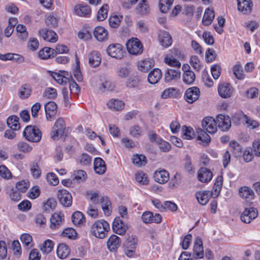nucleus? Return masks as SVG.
<instances>
[{
    "label": "nucleus",
    "instance_id": "43",
    "mask_svg": "<svg viewBox=\"0 0 260 260\" xmlns=\"http://www.w3.org/2000/svg\"><path fill=\"white\" fill-rule=\"evenodd\" d=\"M18 23L17 19L15 17H11L9 19L8 25L6 28L4 34L6 37H9L12 34L14 26Z\"/></svg>",
    "mask_w": 260,
    "mask_h": 260
},
{
    "label": "nucleus",
    "instance_id": "34",
    "mask_svg": "<svg viewBox=\"0 0 260 260\" xmlns=\"http://www.w3.org/2000/svg\"><path fill=\"white\" fill-rule=\"evenodd\" d=\"M55 55V50L50 47H45L41 49L38 52L40 58L46 60L54 57Z\"/></svg>",
    "mask_w": 260,
    "mask_h": 260
},
{
    "label": "nucleus",
    "instance_id": "18",
    "mask_svg": "<svg viewBox=\"0 0 260 260\" xmlns=\"http://www.w3.org/2000/svg\"><path fill=\"white\" fill-rule=\"evenodd\" d=\"M112 229L114 233L121 235L125 233L127 226L121 219L120 217H117L113 222Z\"/></svg>",
    "mask_w": 260,
    "mask_h": 260
},
{
    "label": "nucleus",
    "instance_id": "61",
    "mask_svg": "<svg viewBox=\"0 0 260 260\" xmlns=\"http://www.w3.org/2000/svg\"><path fill=\"white\" fill-rule=\"evenodd\" d=\"M62 237L74 239L77 235L76 231L73 228L65 229L61 233Z\"/></svg>",
    "mask_w": 260,
    "mask_h": 260
},
{
    "label": "nucleus",
    "instance_id": "13",
    "mask_svg": "<svg viewBox=\"0 0 260 260\" xmlns=\"http://www.w3.org/2000/svg\"><path fill=\"white\" fill-rule=\"evenodd\" d=\"M182 69L183 72L182 78L183 82L186 85H191L195 81L196 76L188 64H183Z\"/></svg>",
    "mask_w": 260,
    "mask_h": 260
},
{
    "label": "nucleus",
    "instance_id": "2",
    "mask_svg": "<svg viewBox=\"0 0 260 260\" xmlns=\"http://www.w3.org/2000/svg\"><path fill=\"white\" fill-rule=\"evenodd\" d=\"M90 200L95 205L100 203V199L99 194L95 192H91L88 193ZM100 203L101 204L102 209L104 214L106 216H109L111 214V202L107 197H102L100 199Z\"/></svg>",
    "mask_w": 260,
    "mask_h": 260
},
{
    "label": "nucleus",
    "instance_id": "53",
    "mask_svg": "<svg viewBox=\"0 0 260 260\" xmlns=\"http://www.w3.org/2000/svg\"><path fill=\"white\" fill-rule=\"evenodd\" d=\"M174 0H159V9L161 12L167 13L173 3Z\"/></svg>",
    "mask_w": 260,
    "mask_h": 260
},
{
    "label": "nucleus",
    "instance_id": "19",
    "mask_svg": "<svg viewBox=\"0 0 260 260\" xmlns=\"http://www.w3.org/2000/svg\"><path fill=\"white\" fill-rule=\"evenodd\" d=\"M93 35L95 39L99 42L107 41L109 38L108 30L102 26H98L94 28Z\"/></svg>",
    "mask_w": 260,
    "mask_h": 260
},
{
    "label": "nucleus",
    "instance_id": "6",
    "mask_svg": "<svg viewBox=\"0 0 260 260\" xmlns=\"http://www.w3.org/2000/svg\"><path fill=\"white\" fill-rule=\"evenodd\" d=\"M127 52L134 55L141 54L143 51V45L140 41L136 38H132L126 43Z\"/></svg>",
    "mask_w": 260,
    "mask_h": 260
},
{
    "label": "nucleus",
    "instance_id": "16",
    "mask_svg": "<svg viewBox=\"0 0 260 260\" xmlns=\"http://www.w3.org/2000/svg\"><path fill=\"white\" fill-rule=\"evenodd\" d=\"M64 221V216L61 212L54 213L50 218V227L52 230L58 229Z\"/></svg>",
    "mask_w": 260,
    "mask_h": 260
},
{
    "label": "nucleus",
    "instance_id": "15",
    "mask_svg": "<svg viewBox=\"0 0 260 260\" xmlns=\"http://www.w3.org/2000/svg\"><path fill=\"white\" fill-rule=\"evenodd\" d=\"M39 35L45 41L52 43L56 42L58 39V35L54 31L47 28L41 29Z\"/></svg>",
    "mask_w": 260,
    "mask_h": 260
},
{
    "label": "nucleus",
    "instance_id": "11",
    "mask_svg": "<svg viewBox=\"0 0 260 260\" xmlns=\"http://www.w3.org/2000/svg\"><path fill=\"white\" fill-rule=\"evenodd\" d=\"M200 93L198 87L196 86L189 87L185 92V100L188 103L192 104L199 99Z\"/></svg>",
    "mask_w": 260,
    "mask_h": 260
},
{
    "label": "nucleus",
    "instance_id": "31",
    "mask_svg": "<svg viewBox=\"0 0 260 260\" xmlns=\"http://www.w3.org/2000/svg\"><path fill=\"white\" fill-rule=\"evenodd\" d=\"M108 109L113 111H120L124 107V103L120 100L112 99L107 103Z\"/></svg>",
    "mask_w": 260,
    "mask_h": 260
},
{
    "label": "nucleus",
    "instance_id": "55",
    "mask_svg": "<svg viewBox=\"0 0 260 260\" xmlns=\"http://www.w3.org/2000/svg\"><path fill=\"white\" fill-rule=\"evenodd\" d=\"M233 72L238 80H243L245 77L242 68L239 64H236L233 67Z\"/></svg>",
    "mask_w": 260,
    "mask_h": 260
},
{
    "label": "nucleus",
    "instance_id": "33",
    "mask_svg": "<svg viewBox=\"0 0 260 260\" xmlns=\"http://www.w3.org/2000/svg\"><path fill=\"white\" fill-rule=\"evenodd\" d=\"M137 13L141 15H145L149 13L150 9L147 0H140L136 8Z\"/></svg>",
    "mask_w": 260,
    "mask_h": 260
},
{
    "label": "nucleus",
    "instance_id": "38",
    "mask_svg": "<svg viewBox=\"0 0 260 260\" xmlns=\"http://www.w3.org/2000/svg\"><path fill=\"white\" fill-rule=\"evenodd\" d=\"M32 88L29 84L22 85L18 89V94L21 99H26L31 94Z\"/></svg>",
    "mask_w": 260,
    "mask_h": 260
},
{
    "label": "nucleus",
    "instance_id": "1",
    "mask_svg": "<svg viewBox=\"0 0 260 260\" xmlns=\"http://www.w3.org/2000/svg\"><path fill=\"white\" fill-rule=\"evenodd\" d=\"M110 230L109 223L103 219L96 221L91 228V233L95 237L100 239H104L107 236Z\"/></svg>",
    "mask_w": 260,
    "mask_h": 260
},
{
    "label": "nucleus",
    "instance_id": "4",
    "mask_svg": "<svg viewBox=\"0 0 260 260\" xmlns=\"http://www.w3.org/2000/svg\"><path fill=\"white\" fill-rule=\"evenodd\" d=\"M181 56V52L178 49L172 48L170 50V53L165 55L164 61L169 66L180 68L181 64L178 59Z\"/></svg>",
    "mask_w": 260,
    "mask_h": 260
},
{
    "label": "nucleus",
    "instance_id": "12",
    "mask_svg": "<svg viewBox=\"0 0 260 260\" xmlns=\"http://www.w3.org/2000/svg\"><path fill=\"white\" fill-rule=\"evenodd\" d=\"M60 203L64 207H69L72 204V197L71 193L65 189H59L57 193Z\"/></svg>",
    "mask_w": 260,
    "mask_h": 260
},
{
    "label": "nucleus",
    "instance_id": "45",
    "mask_svg": "<svg viewBox=\"0 0 260 260\" xmlns=\"http://www.w3.org/2000/svg\"><path fill=\"white\" fill-rule=\"evenodd\" d=\"M7 123L9 127L14 131H18L20 126L19 123V118L16 116H10L7 120Z\"/></svg>",
    "mask_w": 260,
    "mask_h": 260
},
{
    "label": "nucleus",
    "instance_id": "7",
    "mask_svg": "<svg viewBox=\"0 0 260 260\" xmlns=\"http://www.w3.org/2000/svg\"><path fill=\"white\" fill-rule=\"evenodd\" d=\"M203 129L209 134H213L217 130L216 119L211 116H207L203 118L201 122Z\"/></svg>",
    "mask_w": 260,
    "mask_h": 260
},
{
    "label": "nucleus",
    "instance_id": "37",
    "mask_svg": "<svg viewBox=\"0 0 260 260\" xmlns=\"http://www.w3.org/2000/svg\"><path fill=\"white\" fill-rule=\"evenodd\" d=\"M120 243L119 237L115 235H112L107 241V247L111 251H114L120 246Z\"/></svg>",
    "mask_w": 260,
    "mask_h": 260
},
{
    "label": "nucleus",
    "instance_id": "51",
    "mask_svg": "<svg viewBox=\"0 0 260 260\" xmlns=\"http://www.w3.org/2000/svg\"><path fill=\"white\" fill-rule=\"evenodd\" d=\"M182 135L183 139L191 140L193 139L195 133L192 127L184 125L182 127Z\"/></svg>",
    "mask_w": 260,
    "mask_h": 260
},
{
    "label": "nucleus",
    "instance_id": "9",
    "mask_svg": "<svg viewBox=\"0 0 260 260\" xmlns=\"http://www.w3.org/2000/svg\"><path fill=\"white\" fill-rule=\"evenodd\" d=\"M64 129L65 123L64 120L62 118L58 119L56 121L50 133L51 139L54 140L58 139L59 137L61 136L64 133Z\"/></svg>",
    "mask_w": 260,
    "mask_h": 260
},
{
    "label": "nucleus",
    "instance_id": "44",
    "mask_svg": "<svg viewBox=\"0 0 260 260\" xmlns=\"http://www.w3.org/2000/svg\"><path fill=\"white\" fill-rule=\"evenodd\" d=\"M122 19V16L115 13L112 14L109 18V24L112 28H117Z\"/></svg>",
    "mask_w": 260,
    "mask_h": 260
},
{
    "label": "nucleus",
    "instance_id": "50",
    "mask_svg": "<svg viewBox=\"0 0 260 260\" xmlns=\"http://www.w3.org/2000/svg\"><path fill=\"white\" fill-rule=\"evenodd\" d=\"M181 181L182 177L181 175L177 173L169 181L168 186L171 189L176 188L181 184Z\"/></svg>",
    "mask_w": 260,
    "mask_h": 260
},
{
    "label": "nucleus",
    "instance_id": "10",
    "mask_svg": "<svg viewBox=\"0 0 260 260\" xmlns=\"http://www.w3.org/2000/svg\"><path fill=\"white\" fill-rule=\"evenodd\" d=\"M217 127L221 131H228L231 127V120L230 117L226 115L218 114L216 117Z\"/></svg>",
    "mask_w": 260,
    "mask_h": 260
},
{
    "label": "nucleus",
    "instance_id": "20",
    "mask_svg": "<svg viewBox=\"0 0 260 260\" xmlns=\"http://www.w3.org/2000/svg\"><path fill=\"white\" fill-rule=\"evenodd\" d=\"M241 119L243 124L248 129H257L260 125L259 122L258 121L245 114H242Z\"/></svg>",
    "mask_w": 260,
    "mask_h": 260
},
{
    "label": "nucleus",
    "instance_id": "25",
    "mask_svg": "<svg viewBox=\"0 0 260 260\" xmlns=\"http://www.w3.org/2000/svg\"><path fill=\"white\" fill-rule=\"evenodd\" d=\"M238 9L244 14L251 13L252 8V2L251 0H237Z\"/></svg>",
    "mask_w": 260,
    "mask_h": 260
},
{
    "label": "nucleus",
    "instance_id": "52",
    "mask_svg": "<svg viewBox=\"0 0 260 260\" xmlns=\"http://www.w3.org/2000/svg\"><path fill=\"white\" fill-rule=\"evenodd\" d=\"M16 31L18 38L21 40H25L27 39L28 34L24 25L18 24L16 27Z\"/></svg>",
    "mask_w": 260,
    "mask_h": 260
},
{
    "label": "nucleus",
    "instance_id": "60",
    "mask_svg": "<svg viewBox=\"0 0 260 260\" xmlns=\"http://www.w3.org/2000/svg\"><path fill=\"white\" fill-rule=\"evenodd\" d=\"M229 146L233 151V153L236 156H238L241 154V147L237 141L234 140L230 141L229 143Z\"/></svg>",
    "mask_w": 260,
    "mask_h": 260
},
{
    "label": "nucleus",
    "instance_id": "56",
    "mask_svg": "<svg viewBox=\"0 0 260 260\" xmlns=\"http://www.w3.org/2000/svg\"><path fill=\"white\" fill-rule=\"evenodd\" d=\"M53 246L54 243L53 241L50 240H47L44 242L40 249L43 253L45 254H48L52 251Z\"/></svg>",
    "mask_w": 260,
    "mask_h": 260
},
{
    "label": "nucleus",
    "instance_id": "58",
    "mask_svg": "<svg viewBox=\"0 0 260 260\" xmlns=\"http://www.w3.org/2000/svg\"><path fill=\"white\" fill-rule=\"evenodd\" d=\"M57 95V90L52 87L46 88L43 93V96L47 99H53Z\"/></svg>",
    "mask_w": 260,
    "mask_h": 260
},
{
    "label": "nucleus",
    "instance_id": "21",
    "mask_svg": "<svg viewBox=\"0 0 260 260\" xmlns=\"http://www.w3.org/2000/svg\"><path fill=\"white\" fill-rule=\"evenodd\" d=\"M209 133L202 128H198L196 130L195 136L200 143L203 145H207L210 143L211 138Z\"/></svg>",
    "mask_w": 260,
    "mask_h": 260
},
{
    "label": "nucleus",
    "instance_id": "26",
    "mask_svg": "<svg viewBox=\"0 0 260 260\" xmlns=\"http://www.w3.org/2000/svg\"><path fill=\"white\" fill-rule=\"evenodd\" d=\"M213 177L212 172L206 168H201L198 171V178L202 182L210 181Z\"/></svg>",
    "mask_w": 260,
    "mask_h": 260
},
{
    "label": "nucleus",
    "instance_id": "24",
    "mask_svg": "<svg viewBox=\"0 0 260 260\" xmlns=\"http://www.w3.org/2000/svg\"><path fill=\"white\" fill-rule=\"evenodd\" d=\"M180 68L176 69H168L165 73L164 79L166 82H170L173 80H177L181 77Z\"/></svg>",
    "mask_w": 260,
    "mask_h": 260
},
{
    "label": "nucleus",
    "instance_id": "42",
    "mask_svg": "<svg viewBox=\"0 0 260 260\" xmlns=\"http://www.w3.org/2000/svg\"><path fill=\"white\" fill-rule=\"evenodd\" d=\"M70 253V249L66 244L64 243L59 244L57 249V254L60 258H66Z\"/></svg>",
    "mask_w": 260,
    "mask_h": 260
},
{
    "label": "nucleus",
    "instance_id": "36",
    "mask_svg": "<svg viewBox=\"0 0 260 260\" xmlns=\"http://www.w3.org/2000/svg\"><path fill=\"white\" fill-rule=\"evenodd\" d=\"M215 17L213 9L211 8H207L204 12L202 23L204 25L208 26L211 24Z\"/></svg>",
    "mask_w": 260,
    "mask_h": 260
},
{
    "label": "nucleus",
    "instance_id": "40",
    "mask_svg": "<svg viewBox=\"0 0 260 260\" xmlns=\"http://www.w3.org/2000/svg\"><path fill=\"white\" fill-rule=\"evenodd\" d=\"M89 64L92 67H98L101 62V57L100 53L94 51L91 52L88 56Z\"/></svg>",
    "mask_w": 260,
    "mask_h": 260
},
{
    "label": "nucleus",
    "instance_id": "17",
    "mask_svg": "<svg viewBox=\"0 0 260 260\" xmlns=\"http://www.w3.org/2000/svg\"><path fill=\"white\" fill-rule=\"evenodd\" d=\"M154 66V61L150 58H145L139 60L137 62L138 70L141 72L147 73Z\"/></svg>",
    "mask_w": 260,
    "mask_h": 260
},
{
    "label": "nucleus",
    "instance_id": "62",
    "mask_svg": "<svg viewBox=\"0 0 260 260\" xmlns=\"http://www.w3.org/2000/svg\"><path fill=\"white\" fill-rule=\"evenodd\" d=\"M143 130L137 125L132 126L129 129V134L135 138H138L142 135Z\"/></svg>",
    "mask_w": 260,
    "mask_h": 260
},
{
    "label": "nucleus",
    "instance_id": "28",
    "mask_svg": "<svg viewBox=\"0 0 260 260\" xmlns=\"http://www.w3.org/2000/svg\"><path fill=\"white\" fill-rule=\"evenodd\" d=\"M50 75L59 84L63 85L69 81L67 77L68 73L67 72L60 71L58 73L51 72Z\"/></svg>",
    "mask_w": 260,
    "mask_h": 260
},
{
    "label": "nucleus",
    "instance_id": "57",
    "mask_svg": "<svg viewBox=\"0 0 260 260\" xmlns=\"http://www.w3.org/2000/svg\"><path fill=\"white\" fill-rule=\"evenodd\" d=\"M138 244V239L136 236H129L124 244L125 247L129 248L136 249Z\"/></svg>",
    "mask_w": 260,
    "mask_h": 260
},
{
    "label": "nucleus",
    "instance_id": "54",
    "mask_svg": "<svg viewBox=\"0 0 260 260\" xmlns=\"http://www.w3.org/2000/svg\"><path fill=\"white\" fill-rule=\"evenodd\" d=\"M109 6L107 4L104 5L99 10L96 18L99 21H103L108 16Z\"/></svg>",
    "mask_w": 260,
    "mask_h": 260
},
{
    "label": "nucleus",
    "instance_id": "49",
    "mask_svg": "<svg viewBox=\"0 0 260 260\" xmlns=\"http://www.w3.org/2000/svg\"><path fill=\"white\" fill-rule=\"evenodd\" d=\"M45 23L50 27H56L58 25V18L53 14L50 13L46 16Z\"/></svg>",
    "mask_w": 260,
    "mask_h": 260
},
{
    "label": "nucleus",
    "instance_id": "32",
    "mask_svg": "<svg viewBox=\"0 0 260 260\" xmlns=\"http://www.w3.org/2000/svg\"><path fill=\"white\" fill-rule=\"evenodd\" d=\"M0 59L3 61H13L21 62L24 61V57L19 54L13 53H7L6 54L0 53Z\"/></svg>",
    "mask_w": 260,
    "mask_h": 260
},
{
    "label": "nucleus",
    "instance_id": "3",
    "mask_svg": "<svg viewBox=\"0 0 260 260\" xmlns=\"http://www.w3.org/2000/svg\"><path fill=\"white\" fill-rule=\"evenodd\" d=\"M106 52L108 56L117 60H121L125 55L124 47L119 43H112L107 47Z\"/></svg>",
    "mask_w": 260,
    "mask_h": 260
},
{
    "label": "nucleus",
    "instance_id": "46",
    "mask_svg": "<svg viewBox=\"0 0 260 260\" xmlns=\"http://www.w3.org/2000/svg\"><path fill=\"white\" fill-rule=\"evenodd\" d=\"M135 178L136 180L142 185H147L149 183L147 174L142 171L136 173Z\"/></svg>",
    "mask_w": 260,
    "mask_h": 260
},
{
    "label": "nucleus",
    "instance_id": "27",
    "mask_svg": "<svg viewBox=\"0 0 260 260\" xmlns=\"http://www.w3.org/2000/svg\"><path fill=\"white\" fill-rule=\"evenodd\" d=\"M193 257L198 259L202 258L204 256V249L203 243L201 238L198 237L196 238L193 246Z\"/></svg>",
    "mask_w": 260,
    "mask_h": 260
},
{
    "label": "nucleus",
    "instance_id": "48",
    "mask_svg": "<svg viewBox=\"0 0 260 260\" xmlns=\"http://www.w3.org/2000/svg\"><path fill=\"white\" fill-rule=\"evenodd\" d=\"M73 222L75 225H80L85 222V218L83 214L80 211L75 212L72 216Z\"/></svg>",
    "mask_w": 260,
    "mask_h": 260
},
{
    "label": "nucleus",
    "instance_id": "14",
    "mask_svg": "<svg viewBox=\"0 0 260 260\" xmlns=\"http://www.w3.org/2000/svg\"><path fill=\"white\" fill-rule=\"evenodd\" d=\"M257 215L258 212L255 208L253 207L245 208L241 215V219L243 222L249 223L255 219Z\"/></svg>",
    "mask_w": 260,
    "mask_h": 260
},
{
    "label": "nucleus",
    "instance_id": "39",
    "mask_svg": "<svg viewBox=\"0 0 260 260\" xmlns=\"http://www.w3.org/2000/svg\"><path fill=\"white\" fill-rule=\"evenodd\" d=\"M211 193L209 191H199L196 193L199 203L202 205H206L209 200Z\"/></svg>",
    "mask_w": 260,
    "mask_h": 260
},
{
    "label": "nucleus",
    "instance_id": "59",
    "mask_svg": "<svg viewBox=\"0 0 260 260\" xmlns=\"http://www.w3.org/2000/svg\"><path fill=\"white\" fill-rule=\"evenodd\" d=\"M114 84L110 80H106L103 82L99 87L102 91H111L114 89Z\"/></svg>",
    "mask_w": 260,
    "mask_h": 260
},
{
    "label": "nucleus",
    "instance_id": "64",
    "mask_svg": "<svg viewBox=\"0 0 260 260\" xmlns=\"http://www.w3.org/2000/svg\"><path fill=\"white\" fill-rule=\"evenodd\" d=\"M29 186L28 181L22 180L17 182L16 184V187L19 191L25 192Z\"/></svg>",
    "mask_w": 260,
    "mask_h": 260
},
{
    "label": "nucleus",
    "instance_id": "5",
    "mask_svg": "<svg viewBox=\"0 0 260 260\" xmlns=\"http://www.w3.org/2000/svg\"><path fill=\"white\" fill-rule=\"evenodd\" d=\"M23 135L27 140L31 142H38L42 138L40 129L32 125L27 126L23 131Z\"/></svg>",
    "mask_w": 260,
    "mask_h": 260
},
{
    "label": "nucleus",
    "instance_id": "29",
    "mask_svg": "<svg viewBox=\"0 0 260 260\" xmlns=\"http://www.w3.org/2000/svg\"><path fill=\"white\" fill-rule=\"evenodd\" d=\"M158 41L160 44L165 48L170 46L172 44V39L169 33L166 31H160L158 34Z\"/></svg>",
    "mask_w": 260,
    "mask_h": 260
},
{
    "label": "nucleus",
    "instance_id": "22",
    "mask_svg": "<svg viewBox=\"0 0 260 260\" xmlns=\"http://www.w3.org/2000/svg\"><path fill=\"white\" fill-rule=\"evenodd\" d=\"M153 177L156 182L164 184L169 180V174L166 170L159 169L154 172Z\"/></svg>",
    "mask_w": 260,
    "mask_h": 260
},
{
    "label": "nucleus",
    "instance_id": "35",
    "mask_svg": "<svg viewBox=\"0 0 260 260\" xmlns=\"http://www.w3.org/2000/svg\"><path fill=\"white\" fill-rule=\"evenodd\" d=\"M45 110L47 119H51L56 113L57 105L54 102H49L45 105Z\"/></svg>",
    "mask_w": 260,
    "mask_h": 260
},
{
    "label": "nucleus",
    "instance_id": "47",
    "mask_svg": "<svg viewBox=\"0 0 260 260\" xmlns=\"http://www.w3.org/2000/svg\"><path fill=\"white\" fill-rule=\"evenodd\" d=\"M179 94V90L175 87H169L165 89L161 94L162 99H167L169 97H174Z\"/></svg>",
    "mask_w": 260,
    "mask_h": 260
},
{
    "label": "nucleus",
    "instance_id": "63",
    "mask_svg": "<svg viewBox=\"0 0 260 260\" xmlns=\"http://www.w3.org/2000/svg\"><path fill=\"white\" fill-rule=\"evenodd\" d=\"M157 145L158 146L159 149L164 152H168L171 149V144L169 142L162 140V139H161V141H159L157 144Z\"/></svg>",
    "mask_w": 260,
    "mask_h": 260
},
{
    "label": "nucleus",
    "instance_id": "23",
    "mask_svg": "<svg viewBox=\"0 0 260 260\" xmlns=\"http://www.w3.org/2000/svg\"><path fill=\"white\" fill-rule=\"evenodd\" d=\"M75 14L80 17H88L91 14V9L85 4H77L74 7Z\"/></svg>",
    "mask_w": 260,
    "mask_h": 260
},
{
    "label": "nucleus",
    "instance_id": "8",
    "mask_svg": "<svg viewBox=\"0 0 260 260\" xmlns=\"http://www.w3.org/2000/svg\"><path fill=\"white\" fill-rule=\"evenodd\" d=\"M234 89L232 85L226 82L219 83L217 87L219 95L223 99L231 98L234 92Z\"/></svg>",
    "mask_w": 260,
    "mask_h": 260
},
{
    "label": "nucleus",
    "instance_id": "41",
    "mask_svg": "<svg viewBox=\"0 0 260 260\" xmlns=\"http://www.w3.org/2000/svg\"><path fill=\"white\" fill-rule=\"evenodd\" d=\"M239 193L241 197L243 199L247 200L248 201L253 199L254 196L253 190L247 186L240 187L239 190Z\"/></svg>",
    "mask_w": 260,
    "mask_h": 260
},
{
    "label": "nucleus",
    "instance_id": "30",
    "mask_svg": "<svg viewBox=\"0 0 260 260\" xmlns=\"http://www.w3.org/2000/svg\"><path fill=\"white\" fill-rule=\"evenodd\" d=\"M162 77V73L160 69L155 68L149 72L147 76L148 82L151 84L157 83Z\"/></svg>",
    "mask_w": 260,
    "mask_h": 260
}]
</instances>
